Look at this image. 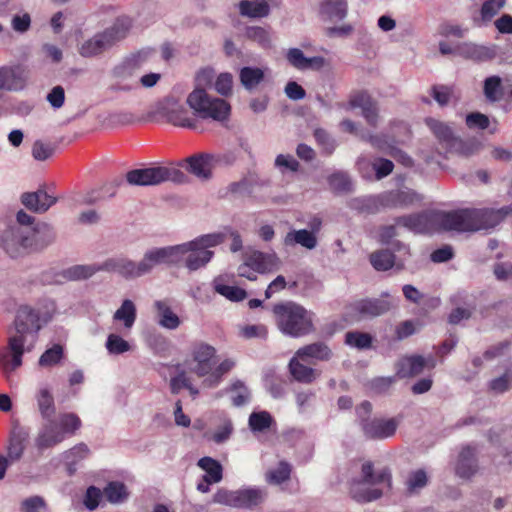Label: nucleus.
Here are the masks:
<instances>
[{"instance_id": "f257e3e1", "label": "nucleus", "mask_w": 512, "mask_h": 512, "mask_svg": "<svg viewBox=\"0 0 512 512\" xmlns=\"http://www.w3.org/2000/svg\"><path fill=\"white\" fill-rule=\"evenodd\" d=\"M512 214V204L500 209H461L456 211H425L400 216L396 225L414 233L432 234L440 231L476 232L492 229Z\"/></svg>"}, {"instance_id": "f03ea898", "label": "nucleus", "mask_w": 512, "mask_h": 512, "mask_svg": "<svg viewBox=\"0 0 512 512\" xmlns=\"http://www.w3.org/2000/svg\"><path fill=\"white\" fill-rule=\"evenodd\" d=\"M52 310L43 305L17 309L13 326L7 331V346L0 348V370L7 379L22 365L24 353L33 350L39 331L52 318Z\"/></svg>"}, {"instance_id": "7ed1b4c3", "label": "nucleus", "mask_w": 512, "mask_h": 512, "mask_svg": "<svg viewBox=\"0 0 512 512\" xmlns=\"http://www.w3.org/2000/svg\"><path fill=\"white\" fill-rule=\"evenodd\" d=\"M272 311L278 329L286 336L300 338L315 331L314 313L296 302L277 303Z\"/></svg>"}, {"instance_id": "20e7f679", "label": "nucleus", "mask_w": 512, "mask_h": 512, "mask_svg": "<svg viewBox=\"0 0 512 512\" xmlns=\"http://www.w3.org/2000/svg\"><path fill=\"white\" fill-rule=\"evenodd\" d=\"M100 271L116 273L125 279L139 278L137 262L125 256L107 258L102 263L74 265L66 269L64 277L69 281L85 280Z\"/></svg>"}, {"instance_id": "39448f33", "label": "nucleus", "mask_w": 512, "mask_h": 512, "mask_svg": "<svg viewBox=\"0 0 512 512\" xmlns=\"http://www.w3.org/2000/svg\"><path fill=\"white\" fill-rule=\"evenodd\" d=\"M80 418L74 413H63L55 418L43 420L35 438L39 450L52 448L63 442L68 435H73L81 427Z\"/></svg>"}, {"instance_id": "423d86ee", "label": "nucleus", "mask_w": 512, "mask_h": 512, "mask_svg": "<svg viewBox=\"0 0 512 512\" xmlns=\"http://www.w3.org/2000/svg\"><path fill=\"white\" fill-rule=\"evenodd\" d=\"M424 122L438 143L447 151L461 157L472 156L476 151L477 143L471 138L457 135L451 124L433 117L425 118Z\"/></svg>"}, {"instance_id": "0eeeda50", "label": "nucleus", "mask_w": 512, "mask_h": 512, "mask_svg": "<svg viewBox=\"0 0 512 512\" xmlns=\"http://www.w3.org/2000/svg\"><path fill=\"white\" fill-rule=\"evenodd\" d=\"M131 26V18L127 16L117 18L111 27L103 32L96 33L93 37L84 41L79 48L80 55L85 58H91L102 54L116 42L124 39Z\"/></svg>"}, {"instance_id": "6e6552de", "label": "nucleus", "mask_w": 512, "mask_h": 512, "mask_svg": "<svg viewBox=\"0 0 512 512\" xmlns=\"http://www.w3.org/2000/svg\"><path fill=\"white\" fill-rule=\"evenodd\" d=\"M187 104L194 114L203 119L223 122L228 119L231 107L224 99L210 96L204 89H195L187 97Z\"/></svg>"}, {"instance_id": "1a4fd4ad", "label": "nucleus", "mask_w": 512, "mask_h": 512, "mask_svg": "<svg viewBox=\"0 0 512 512\" xmlns=\"http://www.w3.org/2000/svg\"><path fill=\"white\" fill-rule=\"evenodd\" d=\"M125 178L131 186H154L165 181L184 183L186 179L183 172L162 166L133 169Z\"/></svg>"}, {"instance_id": "9d476101", "label": "nucleus", "mask_w": 512, "mask_h": 512, "mask_svg": "<svg viewBox=\"0 0 512 512\" xmlns=\"http://www.w3.org/2000/svg\"><path fill=\"white\" fill-rule=\"evenodd\" d=\"M181 248L178 245L153 247L146 250L137 262L139 278L150 274L158 265H177L183 261Z\"/></svg>"}, {"instance_id": "9b49d317", "label": "nucleus", "mask_w": 512, "mask_h": 512, "mask_svg": "<svg viewBox=\"0 0 512 512\" xmlns=\"http://www.w3.org/2000/svg\"><path fill=\"white\" fill-rule=\"evenodd\" d=\"M30 227L9 225L0 232V247L13 259L24 257L30 253Z\"/></svg>"}, {"instance_id": "f8f14e48", "label": "nucleus", "mask_w": 512, "mask_h": 512, "mask_svg": "<svg viewBox=\"0 0 512 512\" xmlns=\"http://www.w3.org/2000/svg\"><path fill=\"white\" fill-rule=\"evenodd\" d=\"M266 492L259 488L231 491L220 488L213 495V502L234 508H253L264 501Z\"/></svg>"}, {"instance_id": "ddd939ff", "label": "nucleus", "mask_w": 512, "mask_h": 512, "mask_svg": "<svg viewBox=\"0 0 512 512\" xmlns=\"http://www.w3.org/2000/svg\"><path fill=\"white\" fill-rule=\"evenodd\" d=\"M389 296L388 292H383L381 298H365L355 301L350 306V314L357 320L381 316L390 311L393 306L390 300L384 299Z\"/></svg>"}, {"instance_id": "4468645a", "label": "nucleus", "mask_w": 512, "mask_h": 512, "mask_svg": "<svg viewBox=\"0 0 512 512\" xmlns=\"http://www.w3.org/2000/svg\"><path fill=\"white\" fill-rule=\"evenodd\" d=\"M216 356V349L214 346L203 341L194 342L191 346V357L195 366L191 371L199 377H207L212 371Z\"/></svg>"}, {"instance_id": "2eb2a0df", "label": "nucleus", "mask_w": 512, "mask_h": 512, "mask_svg": "<svg viewBox=\"0 0 512 512\" xmlns=\"http://www.w3.org/2000/svg\"><path fill=\"white\" fill-rule=\"evenodd\" d=\"M168 122L175 126L199 131L198 120L189 115L188 110L174 99H168L163 106Z\"/></svg>"}, {"instance_id": "dca6fc26", "label": "nucleus", "mask_w": 512, "mask_h": 512, "mask_svg": "<svg viewBox=\"0 0 512 512\" xmlns=\"http://www.w3.org/2000/svg\"><path fill=\"white\" fill-rule=\"evenodd\" d=\"M421 197L412 190H391L379 194L381 210L406 208L415 202L421 201Z\"/></svg>"}, {"instance_id": "f3484780", "label": "nucleus", "mask_w": 512, "mask_h": 512, "mask_svg": "<svg viewBox=\"0 0 512 512\" xmlns=\"http://www.w3.org/2000/svg\"><path fill=\"white\" fill-rule=\"evenodd\" d=\"M397 427L398 421L394 418H373L364 420L361 429L368 439H386L395 434Z\"/></svg>"}, {"instance_id": "a211bd4d", "label": "nucleus", "mask_w": 512, "mask_h": 512, "mask_svg": "<svg viewBox=\"0 0 512 512\" xmlns=\"http://www.w3.org/2000/svg\"><path fill=\"white\" fill-rule=\"evenodd\" d=\"M29 238L30 253L39 252L54 243L56 232L50 224L37 223L34 227H30Z\"/></svg>"}, {"instance_id": "6ab92c4d", "label": "nucleus", "mask_w": 512, "mask_h": 512, "mask_svg": "<svg viewBox=\"0 0 512 512\" xmlns=\"http://www.w3.org/2000/svg\"><path fill=\"white\" fill-rule=\"evenodd\" d=\"M434 366L435 360L432 357L429 360L420 355L404 357L398 363L397 376L399 378L414 377L421 374L425 367L432 369Z\"/></svg>"}, {"instance_id": "aec40b11", "label": "nucleus", "mask_w": 512, "mask_h": 512, "mask_svg": "<svg viewBox=\"0 0 512 512\" xmlns=\"http://www.w3.org/2000/svg\"><path fill=\"white\" fill-rule=\"evenodd\" d=\"M21 203L34 213H45L56 203V198L49 195L44 189L26 192L21 195Z\"/></svg>"}, {"instance_id": "412c9836", "label": "nucleus", "mask_w": 512, "mask_h": 512, "mask_svg": "<svg viewBox=\"0 0 512 512\" xmlns=\"http://www.w3.org/2000/svg\"><path fill=\"white\" fill-rule=\"evenodd\" d=\"M459 53L465 58L485 62L494 59L498 54V46L495 44L491 45H479L475 43H464L459 46Z\"/></svg>"}, {"instance_id": "4be33fe9", "label": "nucleus", "mask_w": 512, "mask_h": 512, "mask_svg": "<svg viewBox=\"0 0 512 512\" xmlns=\"http://www.w3.org/2000/svg\"><path fill=\"white\" fill-rule=\"evenodd\" d=\"M245 259L254 272L261 274L278 269L280 262L275 253H263L260 251H253L250 254H246Z\"/></svg>"}, {"instance_id": "5701e85b", "label": "nucleus", "mask_w": 512, "mask_h": 512, "mask_svg": "<svg viewBox=\"0 0 512 512\" xmlns=\"http://www.w3.org/2000/svg\"><path fill=\"white\" fill-rule=\"evenodd\" d=\"M295 354L302 361H308L310 359L316 361H329L333 356L332 350L322 341L305 345L299 348Z\"/></svg>"}, {"instance_id": "b1692460", "label": "nucleus", "mask_w": 512, "mask_h": 512, "mask_svg": "<svg viewBox=\"0 0 512 512\" xmlns=\"http://www.w3.org/2000/svg\"><path fill=\"white\" fill-rule=\"evenodd\" d=\"M362 139L371 144L372 147L389 153L392 157H399L398 160H411L410 157L404 156L401 154V151L395 148L394 141L386 134H371V133H363L361 135Z\"/></svg>"}, {"instance_id": "393cba45", "label": "nucleus", "mask_w": 512, "mask_h": 512, "mask_svg": "<svg viewBox=\"0 0 512 512\" xmlns=\"http://www.w3.org/2000/svg\"><path fill=\"white\" fill-rule=\"evenodd\" d=\"M288 63L298 70H306L309 68H320L324 64L323 57L314 56L306 57L299 48H290L285 54Z\"/></svg>"}, {"instance_id": "a878e982", "label": "nucleus", "mask_w": 512, "mask_h": 512, "mask_svg": "<svg viewBox=\"0 0 512 512\" xmlns=\"http://www.w3.org/2000/svg\"><path fill=\"white\" fill-rule=\"evenodd\" d=\"M225 240V234L221 232L217 233H210V234H204L201 235L191 241L179 244V247L181 248V253L183 258L187 254L188 250L191 249H205L209 250L211 247H215L217 245H220Z\"/></svg>"}, {"instance_id": "bb28decb", "label": "nucleus", "mask_w": 512, "mask_h": 512, "mask_svg": "<svg viewBox=\"0 0 512 512\" xmlns=\"http://www.w3.org/2000/svg\"><path fill=\"white\" fill-rule=\"evenodd\" d=\"M3 68V90L20 91L27 82V72L21 66H2Z\"/></svg>"}, {"instance_id": "cd10ccee", "label": "nucleus", "mask_w": 512, "mask_h": 512, "mask_svg": "<svg viewBox=\"0 0 512 512\" xmlns=\"http://www.w3.org/2000/svg\"><path fill=\"white\" fill-rule=\"evenodd\" d=\"M477 470V460L475 456V449L467 446L462 449L459 454L456 464V474L461 478H470Z\"/></svg>"}, {"instance_id": "c85d7f7f", "label": "nucleus", "mask_w": 512, "mask_h": 512, "mask_svg": "<svg viewBox=\"0 0 512 512\" xmlns=\"http://www.w3.org/2000/svg\"><path fill=\"white\" fill-rule=\"evenodd\" d=\"M157 313L158 324L166 329H177L181 321L179 317L171 310L170 304L167 300H156L153 304Z\"/></svg>"}, {"instance_id": "c756f323", "label": "nucleus", "mask_w": 512, "mask_h": 512, "mask_svg": "<svg viewBox=\"0 0 512 512\" xmlns=\"http://www.w3.org/2000/svg\"><path fill=\"white\" fill-rule=\"evenodd\" d=\"M303 361L295 356L289 362V372L294 380L304 384H310L315 381L320 373L315 369L306 366Z\"/></svg>"}, {"instance_id": "7c9ffc66", "label": "nucleus", "mask_w": 512, "mask_h": 512, "mask_svg": "<svg viewBox=\"0 0 512 512\" xmlns=\"http://www.w3.org/2000/svg\"><path fill=\"white\" fill-rule=\"evenodd\" d=\"M367 483H362L354 479L350 483L349 493L351 497L359 503L372 502L383 495V491L378 488L366 487Z\"/></svg>"}, {"instance_id": "2f4dec72", "label": "nucleus", "mask_w": 512, "mask_h": 512, "mask_svg": "<svg viewBox=\"0 0 512 512\" xmlns=\"http://www.w3.org/2000/svg\"><path fill=\"white\" fill-rule=\"evenodd\" d=\"M361 472H362V479L360 481L362 483H367L369 485H377V484L385 483L388 488H391L392 477H391V472L388 468H383L375 473L372 462L367 461V462L363 463Z\"/></svg>"}, {"instance_id": "473e14b6", "label": "nucleus", "mask_w": 512, "mask_h": 512, "mask_svg": "<svg viewBox=\"0 0 512 512\" xmlns=\"http://www.w3.org/2000/svg\"><path fill=\"white\" fill-rule=\"evenodd\" d=\"M347 206L357 213L376 214L381 211L379 194L351 198Z\"/></svg>"}, {"instance_id": "72a5a7b5", "label": "nucleus", "mask_w": 512, "mask_h": 512, "mask_svg": "<svg viewBox=\"0 0 512 512\" xmlns=\"http://www.w3.org/2000/svg\"><path fill=\"white\" fill-rule=\"evenodd\" d=\"M466 295L464 293H457L451 297V302L456 307L451 311L448 321L451 324H458L462 320H467L471 317L474 307L465 302Z\"/></svg>"}, {"instance_id": "f704fd0d", "label": "nucleus", "mask_w": 512, "mask_h": 512, "mask_svg": "<svg viewBox=\"0 0 512 512\" xmlns=\"http://www.w3.org/2000/svg\"><path fill=\"white\" fill-rule=\"evenodd\" d=\"M239 12L249 18H263L269 15L270 6L266 0H242Z\"/></svg>"}, {"instance_id": "c9c22d12", "label": "nucleus", "mask_w": 512, "mask_h": 512, "mask_svg": "<svg viewBox=\"0 0 512 512\" xmlns=\"http://www.w3.org/2000/svg\"><path fill=\"white\" fill-rule=\"evenodd\" d=\"M284 243L287 246H294L299 244L302 247L312 250L317 246V236L307 229L293 230L286 234Z\"/></svg>"}, {"instance_id": "e433bc0d", "label": "nucleus", "mask_w": 512, "mask_h": 512, "mask_svg": "<svg viewBox=\"0 0 512 512\" xmlns=\"http://www.w3.org/2000/svg\"><path fill=\"white\" fill-rule=\"evenodd\" d=\"M36 401L39 413L43 420L54 418L56 413V406L54 397L48 388H41L37 392Z\"/></svg>"}, {"instance_id": "4c0bfd02", "label": "nucleus", "mask_w": 512, "mask_h": 512, "mask_svg": "<svg viewBox=\"0 0 512 512\" xmlns=\"http://www.w3.org/2000/svg\"><path fill=\"white\" fill-rule=\"evenodd\" d=\"M149 54V51L143 50L127 57L119 66L115 68L116 75L122 77L131 75L136 69H139L143 65Z\"/></svg>"}, {"instance_id": "58836bf2", "label": "nucleus", "mask_w": 512, "mask_h": 512, "mask_svg": "<svg viewBox=\"0 0 512 512\" xmlns=\"http://www.w3.org/2000/svg\"><path fill=\"white\" fill-rule=\"evenodd\" d=\"M239 78L244 88L251 91L264 80V71L259 67L245 66L240 69Z\"/></svg>"}, {"instance_id": "ea45409f", "label": "nucleus", "mask_w": 512, "mask_h": 512, "mask_svg": "<svg viewBox=\"0 0 512 512\" xmlns=\"http://www.w3.org/2000/svg\"><path fill=\"white\" fill-rule=\"evenodd\" d=\"M245 37L257 43L263 49L272 47V32L269 28L248 26L245 29Z\"/></svg>"}, {"instance_id": "a19ab883", "label": "nucleus", "mask_w": 512, "mask_h": 512, "mask_svg": "<svg viewBox=\"0 0 512 512\" xmlns=\"http://www.w3.org/2000/svg\"><path fill=\"white\" fill-rule=\"evenodd\" d=\"M347 0H322L320 11L330 19L343 20L347 16Z\"/></svg>"}, {"instance_id": "79ce46f5", "label": "nucleus", "mask_w": 512, "mask_h": 512, "mask_svg": "<svg viewBox=\"0 0 512 512\" xmlns=\"http://www.w3.org/2000/svg\"><path fill=\"white\" fill-rule=\"evenodd\" d=\"M213 252L205 249H191L185 255V266L190 271H196L205 266L213 257Z\"/></svg>"}, {"instance_id": "37998d69", "label": "nucleus", "mask_w": 512, "mask_h": 512, "mask_svg": "<svg viewBox=\"0 0 512 512\" xmlns=\"http://www.w3.org/2000/svg\"><path fill=\"white\" fill-rule=\"evenodd\" d=\"M137 316L136 306L130 299L123 300L121 306L115 311L113 319L121 321L126 329H131Z\"/></svg>"}, {"instance_id": "c03bdc74", "label": "nucleus", "mask_w": 512, "mask_h": 512, "mask_svg": "<svg viewBox=\"0 0 512 512\" xmlns=\"http://www.w3.org/2000/svg\"><path fill=\"white\" fill-rule=\"evenodd\" d=\"M198 466L206 472L203 477L208 483H218L222 480L223 469L217 460L211 457H203L199 459Z\"/></svg>"}, {"instance_id": "a18cd8bd", "label": "nucleus", "mask_w": 512, "mask_h": 512, "mask_svg": "<svg viewBox=\"0 0 512 512\" xmlns=\"http://www.w3.org/2000/svg\"><path fill=\"white\" fill-rule=\"evenodd\" d=\"M330 189L336 194H348L354 190V185L347 173L336 172L328 177Z\"/></svg>"}, {"instance_id": "49530a36", "label": "nucleus", "mask_w": 512, "mask_h": 512, "mask_svg": "<svg viewBox=\"0 0 512 512\" xmlns=\"http://www.w3.org/2000/svg\"><path fill=\"white\" fill-rule=\"evenodd\" d=\"M235 362L232 359L223 360L218 366L213 367L210 374L203 380V386L208 388L216 387L222 380V377L232 370Z\"/></svg>"}, {"instance_id": "de8ad7c7", "label": "nucleus", "mask_w": 512, "mask_h": 512, "mask_svg": "<svg viewBox=\"0 0 512 512\" xmlns=\"http://www.w3.org/2000/svg\"><path fill=\"white\" fill-rule=\"evenodd\" d=\"M104 496L112 504L124 502L128 498L127 487L119 481L109 482L103 490Z\"/></svg>"}, {"instance_id": "09e8293b", "label": "nucleus", "mask_w": 512, "mask_h": 512, "mask_svg": "<svg viewBox=\"0 0 512 512\" xmlns=\"http://www.w3.org/2000/svg\"><path fill=\"white\" fill-rule=\"evenodd\" d=\"M227 390L232 393L231 401L235 407L244 406L250 401V390L241 380H235Z\"/></svg>"}, {"instance_id": "8fccbe9b", "label": "nucleus", "mask_w": 512, "mask_h": 512, "mask_svg": "<svg viewBox=\"0 0 512 512\" xmlns=\"http://www.w3.org/2000/svg\"><path fill=\"white\" fill-rule=\"evenodd\" d=\"M394 262L395 255L389 250H379L370 255V263L378 271L391 269Z\"/></svg>"}, {"instance_id": "3c124183", "label": "nucleus", "mask_w": 512, "mask_h": 512, "mask_svg": "<svg viewBox=\"0 0 512 512\" xmlns=\"http://www.w3.org/2000/svg\"><path fill=\"white\" fill-rule=\"evenodd\" d=\"M501 78L499 76L493 75L487 77L484 81V95L486 99L490 102H496L501 99L502 96V87H501Z\"/></svg>"}, {"instance_id": "603ef678", "label": "nucleus", "mask_w": 512, "mask_h": 512, "mask_svg": "<svg viewBox=\"0 0 512 512\" xmlns=\"http://www.w3.org/2000/svg\"><path fill=\"white\" fill-rule=\"evenodd\" d=\"M345 344L359 350L368 349L372 345V337L368 333L349 331L345 334Z\"/></svg>"}, {"instance_id": "864d4df0", "label": "nucleus", "mask_w": 512, "mask_h": 512, "mask_svg": "<svg viewBox=\"0 0 512 512\" xmlns=\"http://www.w3.org/2000/svg\"><path fill=\"white\" fill-rule=\"evenodd\" d=\"M273 423L272 416L267 411L253 412L249 416V427L253 432H263Z\"/></svg>"}, {"instance_id": "5fc2aeb1", "label": "nucleus", "mask_w": 512, "mask_h": 512, "mask_svg": "<svg viewBox=\"0 0 512 512\" xmlns=\"http://www.w3.org/2000/svg\"><path fill=\"white\" fill-rule=\"evenodd\" d=\"M428 483V477L423 469L412 471L407 480L406 487L409 494H415L420 489L424 488Z\"/></svg>"}, {"instance_id": "6e6d98bb", "label": "nucleus", "mask_w": 512, "mask_h": 512, "mask_svg": "<svg viewBox=\"0 0 512 512\" xmlns=\"http://www.w3.org/2000/svg\"><path fill=\"white\" fill-rule=\"evenodd\" d=\"M63 347L60 344H54L47 349L39 358V365L42 367H50L58 364L63 358Z\"/></svg>"}, {"instance_id": "4d7b16f0", "label": "nucleus", "mask_w": 512, "mask_h": 512, "mask_svg": "<svg viewBox=\"0 0 512 512\" xmlns=\"http://www.w3.org/2000/svg\"><path fill=\"white\" fill-rule=\"evenodd\" d=\"M105 347L110 354L119 355L128 352L131 349L128 341L117 334H109Z\"/></svg>"}, {"instance_id": "13d9d810", "label": "nucleus", "mask_w": 512, "mask_h": 512, "mask_svg": "<svg viewBox=\"0 0 512 512\" xmlns=\"http://www.w3.org/2000/svg\"><path fill=\"white\" fill-rule=\"evenodd\" d=\"M290 474L291 466L287 462L281 461L276 469L267 473L266 478L269 483L279 485L288 480Z\"/></svg>"}, {"instance_id": "bf43d9fd", "label": "nucleus", "mask_w": 512, "mask_h": 512, "mask_svg": "<svg viewBox=\"0 0 512 512\" xmlns=\"http://www.w3.org/2000/svg\"><path fill=\"white\" fill-rule=\"evenodd\" d=\"M24 439L19 434H12L7 447V459L12 463L18 461L24 452Z\"/></svg>"}, {"instance_id": "052dcab7", "label": "nucleus", "mask_w": 512, "mask_h": 512, "mask_svg": "<svg viewBox=\"0 0 512 512\" xmlns=\"http://www.w3.org/2000/svg\"><path fill=\"white\" fill-rule=\"evenodd\" d=\"M182 165L188 172L202 180H208L212 174L211 162H183Z\"/></svg>"}, {"instance_id": "680f3d73", "label": "nucleus", "mask_w": 512, "mask_h": 512, "mask_svg": "<svg viewBox=\"0 0 512 512\" xmlns=\"http://www.w3.org/2000/svg\"><path fill=\"white\" fill-rule=\"evenodd\" d=\"M56 146L49 142L36 141L32 154L35 160H47L56 155Z\"/></svg>"}, {"instance_id": "e2e57ef3", "label": "nucleus", "mask_w": 512, "mask_h": 512, "mask_svg": "<svg viewBox=\"0 0 512 512\" xmlns=\"http://www.w3.org/2000/svg\"><path fill=\"white\" fill-rule=\"evenodd\" d=\"M215 291L231 301H242L247 296L244 289L224 284H215Z\"/></svg>"}, {"instance_id": "0e129e2a", "label": "nucleus", "mask_w": 512, "mask_h": 512, "mask_svg": "<svg viewBox=\"0 0 512 512\" xmlns=\"http://www.w3.org/2000/svg\"><path fill=\"white\" fill-rule=\"evenodd\" d=\"M395 382V376L375 377L367 383V386L373 393L383 394L387 392Z\"/></svg>"}, {"instance_id": "69168bd1", "label": "nucleus", "mask_w": 512, "mask_h": 512, "mask_svg": "<svg viewBox=\"0 0 512 512\" xmlns=\"http://www.w3.org/2000/svg\"><path fill=\"white\" fill-rule=\"evenodd\" d=\"M504 4L505 0H486L481 7V20L483 22L490 21L498 14Z\"/></svg>"}, {"instance_id": "338daca9", "label": "nucleus", "mask_w": 512, "mask_h": 512, "mask_svg": "<svg viewBox=\"0 0 512 512\" xmlns=\"http://www.w3.org/2000/svg\"><path fill=\"white\" fill-rule=\"evenodd\" d=\"M511 381L512 373L507 370L500 377L492 379L489 383V388L497 394H502L510 389Z\"/></svg>"}, {"instance_id": "774afa93", "label": "nucleus", "mask_w": 512, "mask_h": 512, "mask_svg": "<svg viewBox=\"0 0 512 512\" xmlns=\"http://www.w3.org/2000/svg\"><path fill=\"white\" fill-rule=\"evenodd\" d=\"M46 509V502L41 496H32L22 501L21 512H42Z\"/></svg>"}]
</instances>
